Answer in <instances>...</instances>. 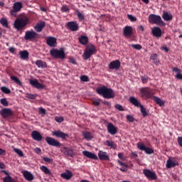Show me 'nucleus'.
Listing matches in <instances>:
<instances>
[{"label":"nucleus","instance_id":"052dcab7","mask_svg":"<svg viewBox=\"0 0 182 182\" xmlns=\"http://www.w3.org/2000/svg\"><path fill=\"white\" fill-rule=\"evenodd\" d=\"M127 119L129 122H134V117L129 114L127 115Z\"/></svg>","mask_w":182,"mask_h":182},{"label":"nucleus","instance_id":"bf43d9fd","mask_svg":"<svg viewBox=\"0 0 182 182\" xmlns=\"http://www.w3.org/2000/svg\"><path fill=\"white\" fill-rule=\"evenodd\" d=\"M172 70H173V73H176L177 75L181 73V70L179 68H178L177 67L173 68Z\"/></svg>","mask_w":182,"mask_h":182},{"label":"nucleus","instance_id":"2eb2a0df","mask_svg":"<svg viewBox=\"0 0 182 182\" xmlns=\"http://www.w3.org/2000/svg\"><path fill=\"white\" fill-rule=\"evenodd\" d=\"M46 44L50 48H56V46H58V40L55 37H47Z\"/></svg>","mask_w":182,"mask_h":182},{"label":"nucleus","instance_id":"37998d69","mask_svg":"<svg viewBox=\"0 0 182 182\" xmlns=\"http://www.w3.org/2000/svg\"><path fill=\"white\" fill-rule=\"evenodd\" d=\"M26 97L30 100H36L38 94L26 93Z\"/></svg>","mask_w":182,"mask_h":182},{"label":"nucleus","instance_id":"5701e85b","mask_svg":"<svg viewBox=\"0 0 182 182\" xmlns=\"http://www.w3.org/2000/svg\"><path fill=\"white\" fill-rule=\"evenodd\" d=\"M46 26V23L45 21H40L36 23V25L34 26V30L37 33H41L42 31H43V28Z\"/></svg>","mask_w":182,"mask_h":182},{"label":"nucleus","instance_id":"4d7b16f0","mask_svg":"<svg viewBox=\"0 0 182 182\" xmlns=\"http://www.w3.org/2000/svg\"><path fill=\"white\" fill-rule=\"evenodd\" d=\"M43 160L46 162V163H51L52 161H53V159H50L49 157H46V156H44Z\"/></svg>","mask_w":182,"mask_h":182},{"label":"nucleus","instance_id":"4468645a","mask_svg":"<svg viewBox=\"0 0 182 182\" xmlns=\"http://www.w3.org/2000/svg\"><path fill=\"white\" fill-rule=\"evenodd\" d=\"M66 27L72 32L77 31L79 29L78 24L76 21H69L66 23Z\"/></svg>","mask_w":182,"mask_h":182},{"label":"nucleus","instance_id":"13d9d810","mask_svg":"<svg viewBox=\"0 0 182 182\" xmlns=\"http://www.w3.org/2000/svg\"><path fill=\"white\" fill-rule=\"evenodd\" d=\"M128 170V165L125 164L124 166H122V167L120 168V171H123V172H127Z\"/></svg>","mask_w":182,"mask_h":182},{"label":"nucleus","instance_id":"f3484780","mask_svg":"<svg viewBox=\"0 0 182 182\" xmlns=\"http://www.w3.org/2000/svg\"><path fill=\"white\" fill-rule=\"evenodd\" d=\"M178 161L176 159V158H171V159H168L166 161V168H174L177 166H178Z\"/></svg>","mask_w":182,"mask_h":182},{"label":"nucleus","instance_id":"6e6d98bb","mask_svg":"<svg viewBox=\"0 0 182 182\" xmlns=\"http://www.w3.org/2000/svg\"><path fill=\"white\" fill-rule=\"evenodd\" d=\"M55 120L58 123H62V122H63V117H55Z\"/></svg>","mask_w":182,"mask_h":182},{"label":"nucleus","instance_id":"c85d7f7f","mask_svg":"<svg viewBox=\"0 0 182 182\" xmlns=\"http://www.w3.org/2000/svg\"><path fill=\"white\" fill-rule=\"evenodd\" d=\"M23 176L25 178V179L28 181H33V178H34L33 174H32V173L29 172L28 171H23Z\"/></svg>","mask_w":182,"mask_h":182},{"label":"nucleus","instance_id":"774afa93","mask_svg":"<svg viewBox=\"0 0 182 182\" xmlns=\"http://www.w3.org/2000/svg\"><path fill=\"white\" fill-rule=\"evenodd\" d=\"M138 156V154L136 152H132L131 154V158L132 159H136Z\"/></svg>","mask_w":182,"mask_h":182},{"label":"nucleus","instance_id":"2f4dec72","mask_svg":"<svg viewBox=\"0 0 182 182\" xmlns=\"http://www.w3.org/2000/svg\"><path fill=\"white\" fill-rule=\"evenodd\" d=\"M82 135L83 138L87 141H90L93 138L92 134L87 131L82 132Z\"/></svg>","mask_w":182,"mask_h":182},{"label":"nucleus","instance_id":"7c9ffc66","mask_svg":"<svg viewBox=\"0 0 182 182\" xmlns=\"http://www.w3.org/2000/svg\"><path fill=\"white\" fill-rule=\"evenodd\" d=\"M162 18L165 21H172L173 16L171 15V14H169L168 12L164 11L162 14Z\"/></svg>","mask_w":182,"mask_h":182},{"label":"nucleus","instance_id":"1a4fd4ad","mask_svg":"<svg viewBox=\"0 0 182 182\" xmlns=\"http://www.w3.org/2000/svg\"><path fill=\"white\" fill-rule=\"evenodd\" d=\"M0 115L3 119H7L14 116V112L9 108H2L0 110Z\"/></svg>","mask_w":182,"mask_h":182},{"label":"nucleus","instance_id":"72a5a7b5","mask_svg":"<svg viewBox=\"0 0 182 182\" xmlns=\"http://www.w3.org/2000/svg\"><path fill=\"white\" fill-rule=\"evenodd\" d=\"M104 144L105 146H107L108 147H110V149H112L114 150H116L117 149V144L113 141L107 140L105 141Z\"/></svg>","mask_w":182,"mask_h":182},{"label":"nucleus","instance_id":"423d86ee","mask_svg":"<svg viewBox=\"0 0 182 182\" xmlns=\"http://www.w3.org/2000/svg\"><path fill=\"white\" fill-rule=\"evenodd\" d=\"M140 93L141 97L144 100H149L154 97V92L150 87H141L140 89Z\"/></svg>","mask_w":182,"mask_h":182},{"label":"nucleus","instance_id":"680f3d73","mask_svg":"<svg viewBox=\"0 0 182 182\" xmlns=\"http://www.w3.org/2000/svg\"><path fill=\"white\" fill-rule=\"evenodd\" d=\"M6 151L2 148H0V156H6Z\"/></svg>","mask_w":182,"mask_h":182},{"label":"nucleus","instance_id":"a211bd4d","mask_svg":"<svg viewBox=\"0 0 182 182\" xmlns=\"http://www.w3.org/2000/svg\"><path fill=\"white\" fill-rule=\"evenodd\" d=\"M121 62L119 60H115L109 63V70H118L120 68Z\"/></svg>","mask_w":182,"mask_h":182},{"label":"nucleus","instance_id":"8fccbe9b","mask_svg":"<svg viewBox=\"0 0 182 182\" xmlns=\"http://www.w3.org/2000/svg\"><path fill=\"white\" fill-rule=\"evenodd\" d=\"M127 18L129 20H130L132 22H136L137 18L135 16H133L131 14H127Z\"/></svg>","mask_w":182,"mask_h":182},{"label":"nucleus","instance_id":"6e6552de","mask_svg":"<svg viewBox=\"0 0 182 182\" xmlns=\"http://www.w3.org/2000/svg\"><path fill=\"white\" fill-rule=\"evenodd\" d=\"M21 2H15L13 6V9L11 10L10 13L12 16L16 17L17 13L21 11L23 8Z\"/></svg>","mask_w":182,"mask_h":182},{"label":"nucleus","instance_id":"79ce46f5","mask_svg":"<svg viewBox=\"0 0 182 182\" xmlns=\"http://www.w3.org/2000/svg\"><path fill=\"white\" fill-rule=\"evenodd\" d=\"M140 111L144 117H146L149 116L148 112L146 110V109L142 105H140Z\"/></svg>","mask_w":182,"mask_h":182},{"label":"nucleus","instance_id":"c03bdc74","mask_svg":"<svg viewBox=\"0 0 182 182\" xmlns=\"http://www.w3.org/2000/svg\"><path fill=\"white\" fill-rule=\"evenodd\" d=\"M14 151L16 154H17L18 155V156L20 157H23V152L22 151V150L18 149V148H14Z\"/></svg>","mask_w":182,"mask_h":182},{"label":"nucleus","instance_id":"7ed1b4c3","mask_svg":"<svg viewBox=\"0 0 182 182\" xmlns=\"http://www.w3.org/2000/svg\"><path fill=\"white\" fill-rule=\"evenodd\" d=\"M29 24V18L28 17L17 18L14 23V28L17 31L25 30V27Z\"/></svg>","mask_w":182,"mask_h":182},{"label":"nucleus","instance_id":"9b49d317","mask_svg":"<svg viewBox=\"0 0 182 182\" xmlns=\"http://www.w3.org/2000/svg\"><path fill=\"white\" fill-rule=\"evenodd\" d=\"M137 148L139 150L144 151L146 154L151 155L154 154V149L150 147H146L143 143L138 142Z\"/></svg>","mask_w":182,"mask_h":182},{"label":"nucleus","instance_id":"ddd939ff","mask_svg":"<svg viewBox=\"0 0 182 182\" xmlns=\"http://www.w3.org/2000/svg\"><path fill=\"white\" fill-rule=\"evenodd\" d=\"M38 37V33L33 30L31 31H26L24 36V39L26 41H33L35 38Z\"/></svg>","mask_w":182,"mask_h":182},{"label":"nucleus","instance_id":"3c124183","mask_svg":"<svg viewBox=\"0 0 182 182\" xmlns=\"http://www.w3.org/2000/svg\"><path fill=\"white\" fill-rule=\"evenodd\" d=\"M80 80L84 82H89V77L86 75H81Z\"/></svg>","mask_w":182,"mask_h":182},{"label":"nucleus","instance_id":"c9c22d12","mask_svg":"<svg viewBox=\"0 0 182 182\" xmlns=\"http://www.w3.org/2000/svg\"><path fill=\"white\" fill-rule=\"evenodd\" d=\"M129 102L136 107H140V106L142 105L139 103V102L134 97H129Z\"/></svg>","mask_w":182,"mask_h":182},{"label":"nucleus","instance_id":"a18cd8bd","mask_svg":"<svg viewBox=\"0 0 182 182\" xmlns=\"http://www.w3.org/2000/svg\"><path fill=\"white\" fill-rule=\"evenodd\" d=\"M0 103L4 106V107H8L9 103L7 101L6 98H2L0 100Z\"/></svg>","mask_w":182,"mask_h":182},{"label":"nucleus","instance_id":"412c9836","mask_svg":"<svg viewBox=\"0 0 182 182\" xmlns=\"http://www.w3.org/2000/svg\"><path fill=\"white\" fill-rule=\"evenodd\" d=\"M107 132L111 135H115L117 133V128L112 122H109L107 126Z\"/></svg>","mask_w":182,"mask_h":182},{"label":"nucleus","instance_id":"e2e57ef3","mask_svg":"<svg viewBox=\"0 0 182 182\" xmlns=\"http://www.w3.org/2000/svg\"><path fill=\"white\" fill-rule=\"evenodd\" d=\"M137 31L143 33L144 31V27L143 26H138Z\"/></svg>","mask_w":182,"mask_h":182},{"label":"nucleus","instance_id":"49530a36","mask_svg":"<svg viewBox=\"0 0 182 182\" xmlns=\"http://www.w3.org/2000/svg\"><path fill=\"white\" fill-rule=\"evenodd\" d=\"M61 11L63 13L69 12V6L68 5H63L62 7H61Z\"/></svg>","mask_w":182,"mask_h":182},{"label":"nucleus","instance_id":"58836bf2","mask_svg":"<svg viewBox=\"0 0 182 182\" xmlns=\"http://www.w3.org/2000/svg\"><path fill=\"white\" fill-rule=\"evenodd\" d=\"M0 23L1 25L6 28H9V21L6 18H2L0 19Z\"/></svg>","mask_w":182,"mask_h":182},{"label":"nucleus","instance_id":"a19ab883","mask_svg":"<svg viewBox=\"0 0 182 182\" xmlns=\"http://www.w3.org/2000/svg\"><path fill=\"white\" fill-rule=\"evenodd\" d=\"M1 91L6 95H9L11 92V90L6 86L1 87Z\"/></svg>","mask_w":182,"mask_h":182},{"label":"nucleus","instance_id":"9d476101","mask_svg":"<svg viewBox=\"0 0 182 182\" xmlns=\"http://www.w3.org/2000/svg\"><path fill=\"white\" fill-rule=\"evenodd\" d=\"M144 175L149 180L155 181L157 179V176L154 171H151L148 168L143 170Z\"/></svg>","mask_w":182,"mask_h":182},{"label":"nucleus","instance_id":"473e14b6","mask_svg":"<svg viewBox=\"0 0 182 182\" xmlns=\"http://www.w3.org/2000/svg\"><path fill=\"white\" fill-rule=\"evenodd\" d=\"M36 65L38 66V68H42V69L46 68L48 67L46 62L42 60H37L36 61Z\"/></svg>","mask_w":182,"mask_h":182},{"label":"nucleus","instance_id":"f8f14e48","mask_svg":"<svg viewBox=\"0 0 182 182\" xmlns=\"http://www.w3.org/2000/svg\"><path fill=\"white\" fill-rule=\"evenodd\" d=\"M46 141L51 146L60 147V146H62V144L59 142V141L52 138L51 136L46 137Z\"/></svg>","mask_w":182,"mask_h":182},{"label":"nucleus","instance_id":"4be33fe9","mask_svg":"<svg viewBox=\"0 0 182 182\" xmlns=\"http://www.w3.org/2000/svg\"><path fill=\"white\" fill-rule=\"evenodd\" d=\"M1 173H4L6 176L3 178V182H16L15 179L11 176L9 173L6 170H1Z\"/></svg>","mask_w":182,"mask_h":182},{"label":"nucleus","instance_id":"864d4df0","mask_svg":"<svg viewBox=\"0 0 182 182\" xmlns=\"http://www.w3.org/2000/svg\"><path fill=\"white\" fill-rule=\"evenodd\" d=\"M114 107H115L116 109H117V110H119L120 112H123L124 111L123 107L121 105H119V104H116L114 105Z\"/></svg>","mask_w":182,"mask_h":182},{"label":"nucleus","instance_id":"393cba45","mask_svg":"<svg viewBox=\"0 0 182 182\" xmlns=\"http://www.w3.org/2000/svg\"><path fill=\"white\" fill-rule=\"evenodd\" d=\"M82 154L84 156L90 159H93V160L98 159L97 156L95 154L92 153L91 151H82Z\"/></svg>","mask_w":182,"mask_h":182},{"label":"nucleus","instance_id":"a878e982","mask_svg":"<svg viewBox=\"0 0 182 182\" xmlns=\"http://www.w3.org/2000/svg\"><path fill=\"white\" fill-rule=\"evenodd\" d=\"M98 156L100 161H109V156L107 152L100 150L98 152Z\"/></svg>","mask_w":182,"mask_h":182},{"label":"nucleus","instance_id":"4c0bfd02","mask_svg":"<svg viewBox=\"0 0 182 182\" xmlns=\"http://www.w3.org/2000/svg\"><path fill=\"white\" fill-rule=\"evenodd\" d=\"M153 100L156 104L159 105L160 107H163L164 105V102L161 100L159 97L156 96H153Z\"/></svg>","mask_w":182,"mask_h":182},{"label":"nucleus","instance_id":"338daca9","mask_svg":"<svg viewBox=\"0 0 182 182\" xmlns=\"http://www.w3.org/2000/svg\"><path fill=\"white\" fill-rule=\"evenodd\" d=\"M178 144L181 147H182V136H178Z\"/></svg>","mask_w":182,"mask_h":182},{"label":"nucleus","instance_id":"ea45409f","mask_svg":"<svg viewBox=\"0 0 182 182\" xmlns=\"http://www.w3.org/2000/svg\"><path fill=\"white\" fill-rule=\"evenodd\" d=\"M10 78L12 81H14L16 84L18 85L19 86H22V82L18 78V77L14 75H11Z\"/></svg>","mask_w":182,"mask_h":182},{"label":"nucleus","instance_id":"69168bd1","mask_svg":"<svg viewBox=\"0 0 182 182\" xmlns=\"http://www.w3.org/2000/svg\"><path fill=\"white\" fill-rule=\"evenodd\" d=\"M157 58H158V55L156 53L152 54L151 56V59L152 60H157Z\"/></svg>","mask_w":182,"mask_h":182},{"label":"nucleus","instance_id":"f704fd0d","mask_svg":"<svg viewBox=\"0 0 182 182\" xmlns=\"http://www.w3.org/2000/svg\"><path fill=\"white\" fill-rule=\"evenodd\" d=\"M129 102L136 107H140V106L142 105L139 103V102L134 97H129Z\"/></svg>","mask_w":182,"mask_h":182},{"label":"nucleus","instance_id":"09e8293b","mask_svg":"<svg viewBox=\"0 0 182 182\" xmlns=\"http://www.w3.org/2000/svg\"><path fill=\"white\" fill-rule=\"evenodd\" d=\"M131 46L137 50H140L142 48V46L140 44H132Z\"/></svg>","mask_w":182,"mask_h":182},{"label":"nucleus","instance_id":"bb28decb","mask_svg":"<svg viewBox=\"0 0 182 182\" xmlns=\"http://www.w3.org/2000/svg\"><path fill=\"white\" fill-rule=\"evenodd\" d=\"M31 136L35 141H42V139L43 138L41 134V133L36 130H34L32 132Z\"/></svg>","mask_w":182,"mask_h":182},{"label":"nucleus","instance_id":"dca6fc26","mask_svg":"<svg viewBox=\"0 0 182 182\" xmlns=\"http://www.w3.org/2000/svg\"><path fill=\"white\" fill-rule=\"evenodd\" d=\"M133 35L132 27L130 26H126L123 29V36L126 38H129Z\"/></svg>","mask_w":182,"mask_h":182},{"label":"nucleus","instance_id":"6ab92c4d","mask_svg":"<svg viewBox=\"0 0 182 182\" xmlns=\"http://www.w3.org/2000/svg\"><path fill=\"white\" fill-rule=\"evenodd\" d=\"M53 135L56 136L57 138L65 139L66 138L69 137V134L60 131V130H57L53 132Z\"/></svg>","mask_w":182,"mask_h":182},{"label":"nucleus","instance_id":"20e7f679","mask_svg":"<svg viewBox=\"0 0 182 182\" xmlns=\"http://www.w3.org/2000/svg\"><path fill=\"white\" fill-rule=\"evenodd\" d=\"M50 55L54 59H60V60H65L66 58V54L65 53V50L63 48L58 49V48H53L50 50Z\"/></svg>","mask_w":182,"mask_h":182},{"label":"nucleus","instance_id":"5fc2aeb1","mask_svg":"<svg viewBox=\"0 0 182 182\" xmlns=\"http://www.w3.org/2000/svg\"><path fill=\"white\" fill-rule=\"evenodd\" d=\"M77 18H79V20H80V21L85 20L84 16L80 11H77Z\"/></svg>","mask_w":182,"mask_h":182},{"label":"nucleus","instance_id":"0eeeda50","mask_svg":"<svg viewBox=\"0 0 182 182\" xmlns=\"http://www.w3.org/2000/svg\"><path fill=\"white\" fill-rule=\"evenodd\" d=\"M60 151L67 157L73 158L75 156V152L73 148L71 146H63L60 147Z\"/></svg>","mask_w":182,"mask_h":182},{"label":"nucleus","instance_id":"603ef678","mask_svg":"<svg viewBox=\"0 0 182 182\" xmlns=\"http://www.w3.org/2000/svg\"><path fill=\"white\" fill-rule=\"evenodd\" d=\"M38 112L40 114L46 115V109L43 107H39Z\"/></svg>","mask_w":182,"mask_h":182},{"label":"nucleus","instance_id":"e433bc0d","mask_svg":"<svg viewBox=\"0 0 182 182\" xmlns=\"http://www.w3.org/2000/svg\"><path fill=\"white\" fill-rule=\"evenodd\" d=\"M40 169L42 171L43 173H44L46 175L48 176H52V171H50V169H49L46 166H41L40 167Z\"/></svg>","mask_w":182,"mask_h":182},{"label":"nucleus","instance_id":"f257e3e1","mask_svg":"<svg viewBox=\"0 0 182 182\" xmlns=\"http://www.w3.org/2000/svg\"><path fill=\"white\" fill-rule=\"evenodd\" d=\"M78 41L82 46H86L85 51L82 54V58L85 60H87L88 59L90 58L92 55L95 54L96 48L92 43L88 44L89 38H87V36H85V35L80 36L78 38Z\"/></svg>","mask_w":182,"mask_h":182},{"label":"nucleus","instance_id":"b1692460","mask_svg":"<svg viewBox=\"0 0 182 182\" xmlns=\"http://www.w3.org/2000/svg\"><path fill=\"white\" fill-rule=\"evenodd\" d=\"M60 177L63 179L69 181L73 177V173L70 171V170L67 169L65 172L61 173Z\"/></svg>","mask_w":182,"mask_h":182},{"label":"nucleus","instance_id":"39448f33","mask_svg":"<svg viewBox=\"0 0 182 182\" xmlns=\"http://www.w3.org/2000/svg\"><path fill=\"white\" fill-rule=\"evenodd\" d=\"M149 22L151 24H156L161 26H166L160 16L152 14L149 16Z\"/></svg>","mask_w":182,"mask_h":182},{"label":"nucleus","instance_id":"0e129e2a","mask_svg":"<svg viewBox=\"0 0 182 182\" xmlns=\"http://www.w3.org/2000/svg\"><path fill=\"white\" fill-rule=\"evenodd\" d=\"M34 151H35L36 154H40L42 152V150L41 149V148L36 147V148L34 149Z\"/></svg>","mask_w":182,"mask_h":182},{"label":"nucleus","instance_id":"de8ad7c7","mask_svg":"<svg viewBox=\"0 0 182 182\" xmlns=\"http://www.w3.org/2000/svg\"><path fill=\"white\" fill-rule=\"evenodd\" d=\"M141 80L143 84H146L149 81V77L147 75L141 76Z\"/></svg>","mask_w":182,"mask_h":182},{"label":"nucleus","instance_id":"f03ea898","mask_svg":"<svg viewBox=\"0 0 182 182\" xmlns=\"http://www.w3.org/2000/svg\"><path fill=\"white\" fill-rule=\"evenodd\" d=\"M96 92L102 96L105 99H112L114 97V92L111 88L101 86L96 88Z\"/></svg>","mask_w":182,"mask_h":182},{"label":"nucleus","instance_id":"aec40b11","mask_svg":"<svg viewBox=\"0 0 182 182\" xmlns=\"http://www.w3.org/2000/svg\"><path fill=\"white\" fill-rule=\"evenodd\" d=\"M29 83L32 87L36 89H38V90L43 89V85L41 84L39 81H38V79H33V80L30 79Z\"/></svg>","mask_w":182,"mask_h":182},{"label":"nucleus","instance_id":"c756f323","mask_svg":"<svg viewBox=\"0 0 182 182\" xmlns=\"http://www.w3.org/2000/svg\"><path fill=\"white\" fill-rule=\"evenodd\" d=\"M19 55H20V58L23 60H26L29 59V53L26 50H21L19 52Z\"/></svg>","mask_w":182,"mask_h":182},{"label":"nucleus","instance_id":"cd10ccee","mask_svg":"<svg viewBox=\"0 0 182 182\" xmlns=\"http://www.w3.org/2000/svg\"><path fill=\"white\" fill-rule=\"evenodd\" d=\"M151 33L154 37L161 38V29L159 27H154L152 28Z\"/></svg>","mask_w":182,"mask_h":182}]
</instances>
